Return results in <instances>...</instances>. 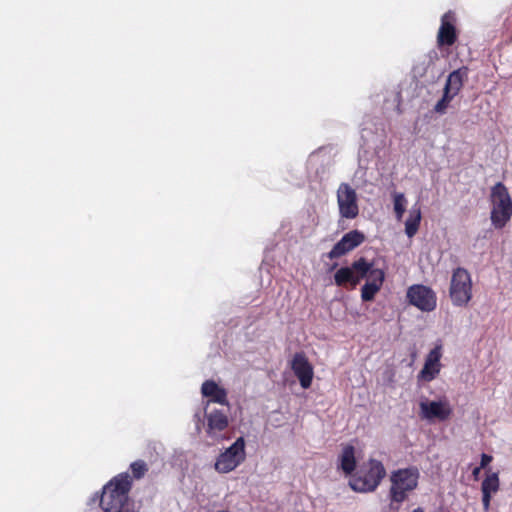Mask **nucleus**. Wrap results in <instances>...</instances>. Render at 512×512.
<instances>
[{"label": "nucleus", "mask_w": 512, "mask_h": 512, "mask_svg": "<svg viewBox=\"0 0 512 512\" xmlns=\"http://www.w3.org/2000/svg\"><path fill=\"white\" fill-rule=\"evenodd\" d=\"M132 480L128 473H120L102 489L100 507L104 512H123L128 503Z\"/></svg>", "instance_id": "1"}, {"label": "nucleus", "mask_w": 512, "mask_h": 512, "mask_svg": "<svg viewBox=\"0 0 512 512\" xmlns=\"http://www.w3.org/2000/svg\"><path fill=\"white\" fill-rule=\"evenodd\" d=\"M385 476L386 469L382 462L376 459H370L350 478L349 486L355 492H373L377 489Z\"/></svg>", "instance_id": "2"}, {"label": "nucleus", "mask_w": 512, "mask_h": 512, "mask_svg": "<svg viewBox=\"0 0 512 512\" xmlns=\"http://www.w3.org/2000/svg\"><path fill=\"white\" fill-rule=\"evenodd\" d=\"M490 201L491 223L496 229H502L512 217V199L507 187L502 182H497L491 188Z\"/></svg>", "instance_id": "3"}, {"label": "nucleus", "mask_w": 512, "mask_h": 512, "mask_svg": "<svg viewBox=\"0 0 512 512\" xmlns=\"http://www.w3.org/2000/svg\"><path fill=\"white\" fill-rule=\"evenodd\" d=\"M419 470L415 467L395 470L390 475L391 487L389 497L392 503H402L408 493L416 489L419 480Z\"/></svg>", "instance_id": "4"}, {"label": "nucleus", "mask_w": 512, "mask_h": 512, "mask_svg": "<svg viewBox=\"0 0 512 512\" xmlns=\"http://www.w3.org/2000/svg\"><path fill=\"white\" fill-rule=\"evenodd\" d=\"M451 302L456 307H465L472 299V279L469 272L463 268L453 271L449 287Z\"/></svg>", "instance_id": "5"}, {"label": "nucleus", "mask_w": 512, "mask_h": 512, "mask_svg": "<svg viewBox=\"0 0 512 512\" xmlns=\"http://www.w3.org/2000/svg\"><path fill=\"white\" fill-rule=\"evenodd\" d=\"M245 458V440L239 437L217 457L214 464L215 470L223 474L229 473L243 463Z\"/></svg>", "instance_id": "6"}, {"label": "nucleus", "mask_w": 512, "mask_h": 512, "mask_svg": "<svg viewBox=\"0 0 512 512\" xmlns=\"http://www.w3.org/2000/svg\"><path fill=\"white\" fill-rule=\"evenodd\" d=\"M409 303L423 312H431L437 306L436 293L428 286L414 284L407 290Z\"/></svg>", "instance_id": "7"}, {"label": "nucleus", "mask_w": 512, "mask_h": 512, "mask_svg": "<svg viewBox=\"0 0 512 512\" xmlns=\"http://www.w3.org/2000/svg\"><path fill=\"white\" fill-rule=\"evenodd\" d=\"M339 214L345 219H355L359 214L356 191L348 184L341 183L337 190Z\"/></svg>", "instance_id": "8"}, {"label": "nucleus", "mask_w": 512, "mask_h": 512, "mask_svg": "<svg viewBox=\"0 0 512 512\" xmlns=\"http://www.w3.org/2000/svg\"><path fill=\"white\" fill-rule=\"evenodd\" d=\"M420 417L427 421H445L452 414V408L446 399L430 401L426 398L419 402Z\"/></svg>", "instance_id": "9"}, {"label": "nucleus", "mask_w": 512, "mask_h": 512, "mask_svg": "<svg viewBox=\"0 0 512 512\" xmlns=\"http://www.w3.org/2000/svg\"><path fill=\"white\" fill-rule=\"evenodd\" d=\"M455 23L456 18L452 11L446 12L441 17V24L437 33L438 48L451 47L456 43L458 33Z\"/></svg>", "instance_id": "10"}, {"label": "nucleus", "mask_w": 512, "mask_h": 512, "mask_svg": "<svg viewBox=\"0 0 512 512\" xmlns=\"http://www.w3.org/2000/svg\"><path fill=\"white\" fill-rule=\"evenodd\" d=\"M442 345L437 344L426 356L424 366L418 374V379L430 382L434 380L441 370Z\"/></svg>", "instance_id": "11"}, {"label": "nucleus", "mask_w": 512, "mask_h": 512, "mask_svg": "<svg viewBox=\"0 0 512 512\" xmlns=\"http://www.w3.org/2000/svg\"><path fill=\"white\" fill-rule=\"evenodd\" d=\"M291 369L298 378L303 389H308L313 380L314 370L303 353H296L291 361Z\"/></svg>", "instance_id": "12"}, {"label": "nucleus", "mask_w": 512, "mask_h": 512, "mask_svg": "<svg viewBox=\"0 0 512 512\" xmlns=\"http://www.w3.org/2000/svg\"><path fill=\"white\" fill-rule=\"evenodd\" d=\"M365 241V235L359 230H352L346 233L338 241L327 256H343L351 252L354 248L360 246Z\"/></svg>", "instance_id": "13"}, {"label": "nucleus", "mask_w": 512, "mask_h": 512, "mask_svg": "<svg viewBox=\"0 0 512 512\" xmlns=\"http://www.w3.org/2000/svg\"><path fill=\"white\" fill-rule=\"evenodd\" d=\"M201 394L203 397L208 398L205 410H207L210 403H217L229 408L227 390L219 386L214 380H206L201 386Z\"/></svg>", "instance_id": "14"}, {"label": "nucleus", "mask_w": 512, "mask_h": 512, "mask_svg": "<svg viewBox=\"0 0 512 512\" xmlns=\"http://www.w3.org/2000/svg\"><path fill=\"white\" fill-rule=\"evenodd\" d=\"M205 418L207 421L206 433L212 438L224 431L229 425L228 415L221 409L206 411Z\"/></svg>", "instance_id": "15"}, {"label": "nucleus", "mask_w": 512, "mask_h": 512, "mask_svg": "<svg viewBox=\"0 0 512 512\" xmlns=\"http://www.w3.org/2000/svg\"><path fill=\"white\" fill-rule=\"evenodd\" d=\"M356 268L360 274V280L365 278L366 283L376 285L381 288L384 281V272L382 269L374 268L372 264L366 263L364 258L356 261Z\"/></svg>", "instance_id": "16"}, {"label": "nucleus", "mask_w": 512, "mask_h": 512, "mask_svg": "<svg viewBox=\"0 0 512 512\" xmlns=\"http://www.w3.org/2000/svg\"><path fill=\"white\" fill-rule=\"evenodd\" d=\"M500 488V481L498 473H490L486 476V478L482 481L481 484V492H482V504L485 512H488L490 509V502Z\"/></svg>", "instance_id": "17"}, {"label": "nucleus", "mask_w": 512, "mask_h": 512, "mask_svg": "<svg viewBox=\"0 0 512 512\" xmlns=\"http://www.w3.org/2000/svg\"><path fill=\"white\" fill-rule=\"evenodd\" d=\"M469 69L466 66H462L452 71L446 80L444 90L447 93L457 96L461 91L464 82L468 79Z\"/></svg>", "instance_id": "18"}, {"label": "nucleus", "mask_w": 512, "mask_h": 512, "mask_svg": "<svg viewBox=\"0 0 512 512\" xmlns=\"http://www.w3.org/2000/svg\"><path fill=\"white\" fill-rule=\"evenodd\" d=\"M334 279L338 286L346 284L357 285L360 282V274L358 273V268H356V262L351 267H342L337 270Z\"/></svg>", "instance_id": "19"}, {"label": "nucleus", "mask_w": 512, "mask_h": 512, "mask_svg": "<svg viewBox=\"0 0 512 512\" xmlns=\"http://www.w3.org/2000/svg\"><path fill=\"white\" fill-rule=\"evenodd\" d=\"M356 467L355 449L353 446H345L339 456V468L346 474L350 475Z\"/></svg>", "instance_id": "20"}, {"label": "nucleus", "mask_w": 512, "mask_h": 512, "mask_svg": "<svg viewBox=\"0 0 512 512\" xmlns=\"http://www.w3.org/2000/svg\"><path fill=\"white\" fill-rule=\"evenodd\" d=\"M421 222V209L419 206L414 205L410 212L409 216L405 222V233L408 237H413L420 226Z\"/></svg>", "instance_id": "21"}, {"label": "nucleus", "mask_w": 512, "mask_h": 512, "mask_svg": "<svg viewBox=\"0 0 512 512\" xmlns=\"http://www.w3.org/2000/svg\"><path fill=\"white\" fill-rule=\"evenodd\" d=\"M407 200L403 193L395 192L393 194V205L396 218L401 220L406 210Z\"/></svg>", "instance_id": "22"}, {"label": "nucleus", "mask_w": 512, "mask_h": 512, "mask_svg": "<svg viewBox=\"0 0 512 512\" xmlns=\"http://www.w3.org/2000/svg\"><path fill=\"white\" fill-rule=\"evenodd\" d=\"M454 97L455 96H453L450 93H447L444 90L442 98L434 106L435 112L440 113V114L445 113L446 109L448 108L450 102L453 100Z\"/></svg>", "instance_id": "23"}, {"label": "nucleus", "mask_w": 512, "mask_h": 512, "mask_svg": "<svg viewBox=\"0 0 512 512\" xmlns=\"http://www.w3.org/2000/svg\"><path fill=\"white\" fill-rule=\"evenodd\" d=\"M380 290V287L365 283L361 290V298L363 301H371L374 299L376 293Z\"/></svg>", "instance_id": "24"}, {"label": "nucleus", "mask_w": 512, "mask_h": 512, "mask_svg": "<svg viewBox=\"0 0 512 512\" xmlns=\"http://www.w3.org/2000/svg\"><path fill=\"white\" fill-rule=\"evenodd\" d=\"M130 468L136 479L142 478L148 470L146 463L142 460H137L131 463Z\"/></svg>", "instance_id": "25"}, {"label": "nucleus", "mask_w": 512, "mask_h": 512, "mask_svg": "<svg viewBox=\"0 0 512 512\" xmlns=\"http://www.w3.org/2000/svg\"><path fill=\"white\" fill-rule=\"evenodd\" d=\"M493 460V457L491 455L483 453L481 455V462H480V468H486L487 465Z\"/></svg>", "instance_id": "26"}, {"label": "nucleus", "mask_w": 512, "mask_h": 512, "mask_svg": "<svg viewBox=\"0 0 512 512\" xmlns=\"http://www.w3.org/2000/svg\"><path fill=\"white\" fill-rule=\"evenodd\" d=\"M481 469H482V468H480V466H479V467H475V468L473 469V471H472V475H473V477H474L475 479H477V478H478V476H479V473H480V470H481Z\"/></svg>", "instance_id": "27"}, {"label": "nucleus", "mask_w": 512, "mask_h": 512, "mask_svg": "<svg viewBox=\"0 0 512 512\" xmlns=\"http://www.w3.org/2000/svg\"><path fill=\"white\" fill-rule=\"evenodd\" d=\"M412 512H424V510L422 508H416Z\"/></svg>", "instance_id": "28"}]
</instances>
